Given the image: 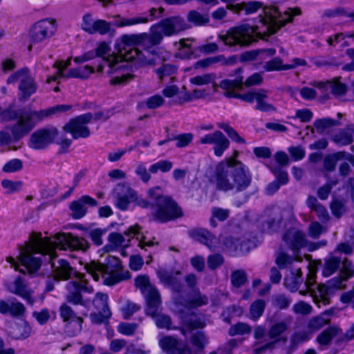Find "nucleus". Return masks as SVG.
Instances as JSON below:
<instances>
[{
	"instance_id": "obj_1",
	"label": "nucleus",
	"mask_w": 354,
	"mask_h": 354,
	"mask_svg": "<svg viewBox=\"0 0 354 354\" xmlns=\"http://www.w3.org/2000/svg\"><path fill=\"white\" fill-rule=\"evenodd\" d=\"M55 239L53 241L49 238H41V234H32L30 241L19 246L18 257L22 266L30 274H32L40 268L42 262H46L50 265L51 272L59 281H66L73 277L82 278L83 274L75 270L67 261L63 259L56 260L55 248L58 247L64 250L68 248L86 251L90 246L88 242L84 238L74 236L71 234H59Z\"/></svg>"
},
{
	"instance_id": "obj_2",
	"label": "nucleus",
	"mask_w": 354,
	"mask_h": 354,
	"mask_svg": "<svg viewBox=\"0 0 354 354\" xmlns=\"http://www.w3.org/2000/svg\"><path fill=\"white\" fill-rule=\"evenodd\" d=\"M187 28L185 20L178 16L165 18L150 28V34H124L117 40L115 46L127 60H133L139 66L157 64L156 49L149 47L158 45L163 37H170Z\"/></svg>"
},
{
	"instance_id": "obj_3",
	"label": "nucleus",
	"mask_w": 354,
	"mask_h": 354,
	"mask_svg": "<svg viewBox=\"0 0 354 354\" xmlns=\"http://www.w3.org/2000/svg\"><path fill=\"white\" fill-rule=\"evenodd\" d=\"M263 10V15L259 16L261 26L241 24L230 28L225 35H219V39L229 46H247L257 41L262 34H274L287 23L291 22L294 16L301 14L299 8H288L282 10L274 5L265 6Z\"/></svg>"
},
{
	"instance_id": "obj_4",
	"label": "nucleus",
	"mask_w": 354,
	"mask_h": 354,
	"mask_svg": "<svg viewBox=\"0 0 354 354\" xmlns=\"http://www.w3.org/2000/svg\"><path fill=\"white\" fill-rule=\"evenodd\" d=\"M71 109V106L68 104H59L39 111L25 109L16 111L7 109L0 113V116L4 121L17 120L13 125L8 126L6 128L11 131L14 141L16 142L28 134L37 123L53 115L66 112Z\"/></svg>"
},
{
	"instance_id": "obj_5",
	"label": "nucleus",
	"mask_w": 354,
	"mask_h": 354,
	"mask_svg": "<svg viewBox=\"0 0 354 354\" xmlns=\"http://www.w3.org/2000/svg\"><path fill=\"white\" fill-rule=\"evenodd\" d=\"M212 179L217 190L237 194L250 186L252 176L246 165L229 158L216 166Z\"/></svg>"
},
{
	"instance_id": "obj_6",
	"label": "nucleus",
	"mask_w": 354,
	"mask_h": 354,
	"mask_svg": "<svg viewBox=\"0 0 354 354\" xmlns=\"http://www.w3.org/2000/svg\"><path fill=\"white\" fill-rule=\"evenodd\" d=\"M135 286L143 295L146 304V313L151 316L158 328L170 330L172 321L171 317L158 312L161 306V296L158 290L150 283L147 275H138L135 279Z\"/></svg>"
},
{
	"instance_id": "obj_7",
	"label": "nucleus",
	"mask_w": 354,
	"mask_h": 354,
	"mask_svg": "<svg viewBox=\"0 0 354 354\" xmlns=\"http://www.w3.org/2000/svg\"><path fill=\"white\" fill-rule=\"evenodd\" d=\"M85 268L95 281H98L100 275H102L104 284L107 286H113L131 277L129 271L123 272L120 260L113 256L106 258V264L91 261L86 265Z\"/></svg>"
},
{
	"instance_id": "obj_8",
	"label": "nucleus",
	"mask_w": 354,
	"mask_h": 354,
	"mask_svg": "<svg viewBox=\"0 0 354 354\" xmlns=\"http://www.w3.org/2000/svg\"><path fill=\"white\" fill-rule=\"evenodd\" d=\"M182 216L181 208L170 196L159 197L151 204L150 217L153 221L166 223Z\"/></svg>"
},
{
	"instance_id": "obj_9",
	"label": "nucleus",
	"mask_w": 354,
	"mask_h": 354,
	"mask_svg": "<svg viewBox=\"0 0 354 354\" xmlns=\"http://www.w3.org/2000/svg\"><path fill=\"white\" fill-rule=\"evenodd\" d=\"M242 68L236 70V77L233 79L223 80L220 82L221 88L225 91L224 95L227 97L239 98L248 103L257 101V97L261 94V89L258 91L248 92L244 94H239L234 92V89H242L243 85V77L241 75Z\"/></svg>"
},
{
	"instance_id": "obj_10",
	"label": "nucleus",
	"mask_w": 354,
	"mask_h": 354,
	"mask_svg": "<svg viewBox=\"0 0 354 354\" xmlns=\"http://www.w3.org/2000/svg\"><path fill=\"white\" fill-rule=\"evenodd\" d=\"M6 82L8 84L19 82L20 100H27L37 90V84L27 68H23L11 74Z\"/></svg>"
},
{
	"instance_id": "obj_11",
	"label": "nucleus",
	"mask_w": 354,
	"mask_h": 354,
	"mask_svg": "<svg viewBox=\"0 0 354 354\" xmlns=\"http://www.w3.org/2000/svg\"><path fill=\"white\" fill-rule=\"evenodd\" d=\"M288 326L286 322L281 321L273 324L268 330V336L270 341L263 345L254 348V354H263L266 351H272L274 349L276 344L279 342H286L287 337L282 335L288 330Z\"/></svg>"
},
{
	"instance_id": "obj_12",
	"label": "nucleus",
	"mask_w": 354,
	"mask_h": 354,
	"mask_svg": "<svg viewBox=\"0 0 354 354\" xmlns=\"http://www.w3.org/2000/svg\"><path fill=\"white\" fill-rule=\"evenodd\" d=\"M93 119L91 113H86L75 118L71 119L63 127L65 132L71 133L75 140L80 138H86L91 133L89 128L86 126Z\"/></svg>"
},
{
	"instance_id": "obj_13",
	"label": "nucleus",
	"mask_w": 354,
	"mask_h": 354,
	"mask_svg": "<svg viewBox=\"0 0 354 354\" xmlns=\"http://www.w3.org/2000/svg\"><path fill=\"white\" fill-rule=\"evenodd\" d=\"M58 133V129L54 127L39 129L31 134L28 147L35 150L44 149L54 142Z\"/></svg>"
},
{
	"instance_id": "obj_14",
	"label": "nucleus",
	"mask_w": 354,
	"mask_h": 354,
	"mask_svg": "<svg viewBox=\"0 0 354 354\" xmlns=\"http://www.w3.org/2000/svg\"><path fill=\"white\" fill-rule=\"evenodd\" d=\"M81 28L90 35L98 33L101 35H113L115 32L111 22L100 19L94 20L91 13L83 15Z\"/></svg>"
},
{
	"instance_id": "obj_15",
	"label": "nucleus",
	"mask_w": 354,
	"mask_h": 354,
	"mask_svg": "<svg viewBox=\"0 0 354 354\" xmlns=\"http://www.w3.org/2000/svg\"><path fill=\"white\" fill-rule=\"evenodd\" d=\"M59 315L65 323V330L71 336L79 334L82 329L84 319L77 315L75 311L66 304L59 307Z\"/></svg>"
},
{
	"instance_id": "obj_16",
	"label": "nucleus",
	"mask_w": 354,
	"mask_h": 354,
	"mask_svg": "<svg viewBox=\"0 0 354 354\" xmlns=\"http://www.w3.org/2000/svg\"><path fill=\"white\" fill-rule=\"evenodd\" d=\"M111 195L115 206L121 211H125L136 198V191L129 185L120 183L113 189Z\"/></svg>"
},
{
	"instance_id": "obj_17",
	"label": "nucleus",
	"mask_w": 354,
	"mask_h": 354,
	"mask_svg": "<svg viewBox=\"0 0 354 354\" xmlns=\"http://www.w3.org/2000/svg\"><path fill=\"white\" fill-rule=\"evenodd\" d=\"M84 277V274H82V278L76 279L75 281H71L66 284V299L67 302L74 305L83 304L82 292H92V287L88 286V283Z\"/></svg>"
},
{
	"instance_id": "obj_18",
	"label": "nucleus",
	"mask_w": 354,
	"mask_h": 354,
	"mask_svg": "<svg viewBox=\"0 0 354 354\" xmlns=\"http://www.w3.org/2000/svg\"><path fill=\"white\" fill-rule=\"evenodd\" d=\"M56 31L55 21L45 19L35 23L29 32L30 42L37 44L51 37Z\"/></svg>"
},
{
	"instance_id": "obj_19",
	"label": "nucleus",
	"mask_w": 354,
	"mask_h": 354,
	"mask_svg": "<svg viewBox=\"0 0 354 354\" xmlns=\"http://www.w3.org/2000/svg\"><path fill=\"white\" fill-rule=\"evenodd\" d=\"M119 38H118L115 41H117V40ZM116 44V42H115V44ZM115 50H117V53H118V55L117 56H108V57H104L106 55H109V53L111 51V48L109 46V45L105 42V41H102L101 42L98 46L95 48V50H94L95 53H96V57H102V61L104 63L106 64L110 70L108 71V73H111L112 71H111V69L114 67L116 66V65L119 63V59H122L124 61H126V62H133L134 64V65L136 66H140L138 64H136L134 61L133 60H127L124 58V57H123L120 53V52L118 50V49L116 48V46H115Z\"/></svg>"
},
{
	"instance_id": "obj_20",
	"label": "nucleus",
	"mask_w": 354,
	"mask_h": 354,
	"mask_svg": "<svg viewBox=\"0 0 354 354\" xmlns=\"http://www.w3.org/2000/svg\"><path fill=\"white\" fill-rule=\"evenodd\" d=\"M347 279V277L339 275L328 281L326 284L319 286L318 287V292L322 303L324 305L328 304L329 303V295L335 289H344L345 288L344 282Z\"/></svg>"
},
{
	"instance_id": "obj_21",
	"label": "nucleus",
	"mask_w": 354,
	"mask_h": 354,
	"mask_svg": "<svg viewBox=\"0 0 354 354\" xmlns=\"http://www.w3.org/2000/svg\"><path fill=\"white\" fill-rule=\"evenodd\" d=\"M97 205L98 203L95 198L88 195L82 196L79 199L71 202L70 205V209L72 212L71 216L75 219H80L84 216L87 212L86 205L95 207Z\"/></svg>"
},
{
	"instance_id": "obj_22",
	"label": "nucleus",
	"mask_w": 354,
	"mask_h": 354,
	"mask_svg": "<svg viewBox=\"0 0 354 354\" xmlns=\"http://www.w3.org/2000/svg\"><path fill=\"white\" fill-rule=\"evenodd\" d=\"M159 346L167 354H191L189 348L171 336L161 338Z\"/></svg>"
},
{
	"instance_id": "obj_23",
	"label": "nucleus",
	"mask_w": 354,
	"mask_h": 354,
	"mask_svg": "<svg viewBox=\"0 0 354 354\" xmlns=\"http://www.w3.org/2000/svg\"><path fill=\"white\" fill-rule=\"evenodd\" d=\"M283 240L293 251H297L307 244L305 233L296 229L288 230L283 236Z\"/></svg>"
},
{
	"instance_id": "obj_24",
	"label": "nucleus",
	"mask_w": 354,
	"mask_h": 354,
	"mask_svg": "<svg viewBox=\"0 0 354 354\" xmlns=\"http://www.w3.org/2000/svg\"><path fill=\"white\" fill-rule=\"evenodd\" d=\"M189 235L192 239L205 245L212 250L215 249L218 243L217 238L204 228L191 230L189 231Z\"/></svg>"
},
{
	"instance_id": "obj_25",
	"label": "nucleus",
	"mask_w": 354,
	"mask_h": 354,
	"mask_svg": "<svg viewBox=\"0 0 354 354\" xmlns=\"http://www.w3.org/2000/svg\"><path fill=\"white\" fill-rule=\"evenodd\" d=\"M237 60L238 57L236 55H232L226 58L223 55H219L197 61L194 64V68L196 69L207 68L218 62H221L223 66H231L235 64Z\"/></svg>"
},
{
	"instance_id": "obj_26",
	"label": "nucleus",
	"mask_w": 354,
	"mask_h": 354,
	"mask_svg": "<svg viewBox=\"0 0 354 354\" xmlns=\"http://www.w3.org/2000/svg\"><path fill=\"white\" fill-rule=\"evenodd\" d=\"M26 308L23 304L18 301L16 298L8 300L0 299V313L9 314L12 317H19L24 315Z\"/></svg>"
},
{
	"instance_id": "obj_27",
	"label": "nucleus",
	"mask_w": 354,
	"mask_h": 354,
	"mask_svg": "<svg viewBox=\"0 0 354 354\" xmlns=\"http://www.w3.org/2000/svg\"><path fill=\"white\" fill-rule=\"evenodd\" d=\"M182 321L184 326L189 330L203 328L206 325L204 315L195 312L183 313Z\"/></svg>"
},
{
	"instance_id": "obj_28",
	"label": "nucleus",
	"mask_w": 354,
	"mask_h": 354,
	"mask_svg": "<svg viewBox=\"0 0 354 354\" xmlns=\"http://www.w3.org/2000/svg\"><path fill=\"white\" fill-rule=\"evenodd\" d=\"M261 8H263V3L260 1L242 2L240 3L228 4L226 6V8L234 13L238 15L244 13L245 15L253 14Z\"/></svg>"
},
{
	"instance_id": "obj_29",
	"label": "nucleus",
	"mask_w": 354,
	"mask_h": 354,
	"mask_svg": "<svg viewBox=\"0 0 354 354\" xmlns=\"http://www.w3.org/2000/svg\"><path fill=\"white\" fill-rule=\"evenodd\" d=\"M208 303V298L205 295L201 293L198 288L194 289L188 295L187 299L182 300L180 305L184 306L187 308H196L202 306L206 305Z\"/></svg>"
},
{
	"instance_id": "obj_30",
	"label": "nucleus",
	"mask_w": 354,
	"mask_h": 354,
	"mask_svg": "<svg viewBox=\"0 0 354 354\" xmlns=\"http://www.w3.org/2000/svg\"><path fill=\"white\" fill-rule=\"evenodd\" d=\"M12 286V289L10 290L11 292L21 297L30 305L34 304L35 299L31 296V292L28 288L25 283L24 279L22 277H17L15 280Z\"/></svg>"
},
{
	"instance_id": "obj_31",
	"label": "nucleus",
	"mask_w": 354,
	"mask_h": 354,
	"mask_svg": "<svg viewBox=\"0 0 354 354\" xmlns=\"http://www.w3.org/2000/svg\"><path fill=\"white\" fill-rule=\"evenodd\" d=\"M95 71L94 67L86 65L77 68H73L68 70L66 73H62V70L59 71V75L63 78H79L86 80Z\"/></svg>"
},
{
	"instance_id": "obj_32",
	"label": "nucleus",
	"mask_w": 354,
	"mask_h": 354,
	"mask_svg": "<svg viewBox=\"0 0 354 354\" xmlns=\"http://www.w3.org/2000/svg\"><path fill=\"white\" fill-rule=\"evenodd\" d=\"M330 313L328 311H326L318 316L311 318L308 322L307 330L312 335L326 325L329 324L330 322Z\"/></svg>"
},
{
	"instance_id": "obj_33",
	"label": "nucleus",
	"mask_w": 354,
	"mask_h": 354,
	"mask_svg": "<svg viewBox=\"0 0 354 354\" xmlns=\"http://www.w3.org/2000/svg\"><path fill=\"white\" fill-rule=\"evenodd\" d=\"M156 273L160 281L169 288L180 279L182 274L180 270H167L162 268L158 270Z\"/></svg>"
},
{
	"instance_id": "obj_34",
	"label": "nucleus",
	"mask_w": 354,
	"mask_h": 354,
	"mask_svg": "<svg viewBox=\"0 0 354 354\" xmlns=\"http://www.w3.org/2000/svg\"><path fill=\"white\" fill-rule=\"evenodd\" d=\"M311 84L317 88L320 89L322 92H325L328 88H330L331 92L336 96H340L346 93V86L339 82L325 84L322 82H314Z\"/></svg>"
},
{
	"instance_id": "obj_35",
	"label": "nucleus",
	"mask_w": 354,
	"mask_h": 354,
	"mask_svg": "<svg viewBox=\"0 0 354 354\" xmlns=\"http://www.w3.org/2000/svg\"><path fill=\"white\" fill-rule=\"evenodd\" d=\"M342 257L330 256L324 259V265L322 270V274L324 277H329L340 268Z\"/></svg>"
},
{
	"instance_id": "obj_36",
	"label": "nucleus",
	"mask_w": 354,
	"mask_h": 354,
	"mask_svg": "<svg viewBox=\"0 0 354 354\" xmlns=\"http://www.w3.org/2000/svg\"><path fill=\"white\" fill-rule=\"evenodd\" d=\"M303 281L302 272L300 269L292 272L289 276L284 279V286L290 292H296Z\"/></svg>"
},
{
	"instance_id": "obj_37",
	"label": "nucleus",
	"mask_w": 354,
	"mask_h": 354,
	"mask_svg": "<svg viewBox=\"0 0 354 354\" xmlns=\"http://www.w3.org/2000/svg\"><path fill=\"white\" fill-rule=\"evenodd\" d=\"M316 275L315 273L309 271L306 277V280L305 281V286H306L308 291L310 293L311 296L313 297L314 301L319 306V304L322 303V299L319 297L318 287L322 285H317L316 281Z\"/></svg>"
},
{
	"instance_id": "obj_38",
	"label": "nucleus",
	"mask_w": 354,
	"mask_h": 354,
	"mask_svg": "<svg viewBox=\"0 0 354 354\" xmlns=\"http://www.w3.org/2000/svg\"><path fill=\"white\" fill-rule=\"evenodd\" d=\"M340 124L341 123L339 121L335 120L330 118L317 119L313 122L314 127L319 134H322L327 129L335 126H339Z\"/></svg>"
},
{
	"instance_id": "obj_39",
	"label": "nucleus",
	"mask_w": 354,
	"mask_h": 354,
	"mask_svg": "<svg viewBox=\"0 0 354 354\" xmlns=\"http://www.w3.org/2000/svg\"><path fill=\"white\" fill-rule=\"evenodd\" d=\"M339 330V329L335 326H330L317 335V342L320 345H328L338 334Z\"/></svg>"
},
{
	"instance_id": "obj_40",
	"label": "nucleus",
	"mask_w": 354,
	"mask_h": 354,
	"mask_svg": "<svg viewBox=\"0 0 354 354\" xmlns=\"http://www.w3.org/2000/svg\"><path fill=\"white\" fill-rule=\"evenodd\" d=\"M31 333V327L26 322L17 324L13 328L12 337L15 339L28 338Z\"/></svg>"
},
{
	"instance_id": "obj_41",
	"label": "nucleus",
	"mask_w": 354,
	"mask_h": 354,
	"mask_svg": "<svg viewBox=\"0 0 354 354\" xmlns=\"http://www.w3.org/2000/svg\"><path fill=\"white\" fill-rule=\"evenodd\" d=\"M177 71L178 67L176 65L164 62L159 68L155 70V72L159 80L162 82L165 77L176 74Z\"/></svg>"
},
{
	"instance_id": "obj_42",
	"label": "nucleus",
	"mask_w": 354,
	"mask_h": 354,
	"mask_svg": "<svg viewBox=\"0 0 354 354\" xmlns=\"http://www.w3.org/2000/svg\"><path fill=\"white\" fill-rule=\"evenodd\" d=\"M292 302V299L283 294H276L271 297V304L273 307L279 309H287Z\"/></svg>"
},
{
	"instance_id": "obj_43",
	"label": "nucleus",
	"mask_w": 354,
	"mask_h": 354,
	"mask_svg": "<svg viewBox=\"0 0 354 354\" xmlns=\"http://www.w3.org/2000/svg\"><path fill=\"white\" fill-rule=\"evenodd\" d=\"M266 308L263 299L254 301L250 307V318L256 321L263 315Z\"/></svg>"
},
{
	"instance_id": "obj_44",
	"label": "nucleus",
	"mask_w": 354,
	"mask_h": 354,
	"mask_svg": "<svg viewBox=\"0 0 354 354\" xmlns=\"http://www.w3.org/2000/svg\"><path fill=\"white\" fill-rule=\"evenodd\" d=\"M268 97V91L264 89H261V94L258 95L257 105L255 109L264 112L275 111V107L266 102L264 100Z\"/></svg>"
},
{
	"instance_id": "obj_45",
	"label": "nucleus",
	"mask_w": 354,
	"mask_h": 354,
	"mask_svg": "<svg viewBox=\"0 0 354 354\" xmlns=\"http://www.w3.org/2000/svg\"><path fill=\"white\" fill-rule=\"evenodd\" d=\"M111 316L110 309L98 310L97 313H92L90 314V319L93 324H106Z\"/></svg>"
},
{
	"instance_id": "obj_46",
	"label": "nucleus",
	"mask_w": 354,
	"mask_h": 354,
	"mask_svg": "<svg viewBox=\"0 0 354 354\" xmlns=\"http://www.w3.org/2000/svg\"><path fill=\"white\" fill-rule=\"evenodd\" d=\"M217 127L223 129L234 142L239 144H245V140L241 138L238 132L227 123H218Z\"/></svg>"
},
{
	"instance_id": "obj_47",
	"label": "nucleus",
	"mask_w": 354,
	"mask_h": 354,
	"mask_svg": "<svg viewBox=\"0 0 354 354\" xmlns=\"http://www.w3.org/2000/svg\"><path fill=\"white\" fill-rule=\"evenodd\" d=\"M311 336L307 330L295 333L290 339V347L295 348L299 344L309 340Z\"/></svg>"
},
{
	"instance_id": "obj_48",
	"label": "nucleus",
	"mask_w": 354,
	"mask_h": 354,
	"mask_svg": "<svg viewBox=\"0 0 354 354\" xmlns=\"http://www.w3.org/2000/svg\"><path fill=\"white\" fill-rule=\"evenodd\" d=\"M252 328L250 325L243 322H239L230 328L228 333L230 336H235L250 334Z\"/></svg>"
},
{
	"instance_id": "obj_49",
	"label": "nucleus",
	"mask_w": 354,
	"mask_h": 354,
	"mask_svg": "<svg viewBox=\"0 0 354 354\" xmlns=\"http://www.w3.org/2000/svg\"><path fill=\"white\" fill-rule=\"evenodd\" d=\"M187 19L189 21L194 23L196 26L204 25L209 21L208 15H203L196 10L190 11L187 15Z\"/></svg>"
},
{
	"instance_id": "obj_50",
	"label": "nucleus",
	"mask_w": 354,
	"mask_h": 354,
	"mask_svg": "<svg viewBox=\"0 0 354 354\" xmlns=\"http://www.w3.org/2000/svg\"><path fill=\"white\" fill-rule=\"evenodd\" d=\"M333 141L339 145L345 146L353 142V135L347 131H342L333 137Z\"/></svg>"
},
{
	"instance_id": "obj_51",
	"label": "nucleus",
	"mask_w": 354,
	"mask_h": 354,
	"mask_svg": "<svg viewBox=\"0 0 354 354\" xmlns=\"http://www.w3.org/2000/svg\"><path fill=\"white\" fill-rule=\"evenodd\" d=\"M216 75L214 73H207L203 75H196L190 78L191 84L196 86H203L211 84L214 81Z\"/></svg>"
},
{
	"instance_id": "obj_52",
	"label": "nucleus",
	"mask_w": 354,
	"mask_h": 354,
	"mask_svg": "<svg viewBox=\"0 0 354 354\" xmlns=\"http://www.w3.org/2000/svg\"><path fill=\"white\" fill-rule=\"evenodd\" d=\"M344 153L339 152L332 155L326 156L324 160V168L328 171H333L335 169L337 160L343 157Z\"/></svg>"
},
{
	"instance_id": "obj_53",
	"label": "nucleus",
	"mask_w": 354,
	"mask_h": 354,
	"mask_svg": "<svg viewBox=\"0 0 354 354\" xmlns=\"http://www.w3.org/2000/svg\"><path fill=\"white\" fill-rule=\"evenodd\" d=\"M173 167V163L167 160H160L150 166L149 171L151 174H156L158 171L162 172L169 171Z\"/></svg>"
},
{
	"instance_id": "obj_54",
	"label": "nucleus",
	"mask_w": 354,
	"mask_h": 354,
	"mask_svg": "<svg viewBox=\"0 0 354 354\" xmlns=\"http://www.w3.org/2000/svg\"><path fill=\"white\" fill-rule=\"evenodd\" d=\"M247 281V274L243 270H236L232 272L231 283L233 286L240 288Z\"/></svg>"
},
{
	"instance_id": "obj_55",
	"label": "nucleus",
	"mask_w": 354,
	"mask_h": 354,
	"mask_svg": "<svg viewBox=\"0 0 354 354\" xmlns=\"http://www.w3.org/2000/svg\"><path fill=\"white\" fill-rule=\"evenodd\" d=\"M169 288L173 293L175 302L178 304H182V300H183L182 294L185 290V286L182 281V279H179L177 282L169 287Z\"/></svg>"
},
{
	"instance_id": "obj_56",
	"label": "nucleus",
	"mask_w": 354,
	"mask_h": 354,
	"mask_svg": "<svg viewBox=\"0 0 354 354\" xmlns=\"http://www.w3.org/2000/svg\"><path fill=\"white\" fill-rule=\"evenodd\" d=\"M108 295L102 292H97L93 299V305L97 310L109 309L108 306Z\"/></svg>"
},
{
	"instance_id": "obj_57",
	"label": "nucleus",
	"mask_w": 354,
	"mask_h": 354,
	"mask_svg": "<svg viewBox=\"0 0 354 354\" xmlns=\"http://www.w3.org/2000/svg\"><path fill=\"white\" fill-rule=\"evenodd\" d=\"M285 64H283L282 59L279 57H274L266 62L263 68L266 71H283Z\"/></svg>"
},
{
	"instance_id": "obj_58",
	"label": "nucleus",
	"mask_w": 354,
	"mask_h": 354,
	"mask_svg": "<svg viewBox=\"0 0 354 354\" xmlns=\"http://www.w3.org/2000/svg\"><path fill=\"white\" fill-rule=\"evenodd\" d=\"M268 330L263 326L259 325L254 327L253 336L257 340L254 344V348L263 344H262L263 342V339L268 335Z\"/></svg>"
},
{
	"instance_id": "obj_59",
	"label": "nucleus",
	"mask_w": 354,
	"mask_h": 354,
	"mask_svg": "<svg viewBox=\"0 0 354 354\" xmlns=\"http://www.w3.org/2000/svg\"><path fill=\"white\" fill-rule=\"evenodd\" d=\"M140 309V306L138 304L131 302L127 301L126 304L121 308L123 318L129 319L136 312Z\"/></svg>"
},
{
	"instance_id": "obj_60",
	"label": "nucleus",
	"mask_w": 354,
	"mask_h": 354,
	"mask_svg": "<svg viewBox=\"0 0 354 354\" xmlns=\"http://www.w3.org/2000/svg\"><path fill=\"white\" fill-rule=\"evenodd\" d=\"M213 147L214 154L216 156H221L225 149L230 146V141L223 134L222 138H219L214 144Z\"/></svg>"
},
{
	"instance_id": "obj_61",
	"label": "nucleus",
	"mask_w": 354,
	"mask_h": 354,
	"mask_svg": "<svg viewBox=\"0 0 354 354\" xmlns=\"http://www.w3.org/2000/svg\"><path fill=\"white\" fill-rule=\"evenodd\" d=\"M337 184V180L330 181L320 187L317 192V195L321 200H326L331 192L332 188Z\"/></svg>"
},
{
	"instance_id": "obj_62",
	"label": "nucleus",
	"mask_w": 354,
	"mask_h": 354,
	"mask_svg": "<svg viewBox=\"0 0 354 354\" xmlns=\"http://www.w3.org/2000/svg\"><path fill=\"white\" fill-rule=\"evenodd\" d=\"M272 173L276 176V180L281 185H286L288 181V173L282 170L280 166L269 167Z\"/></svg>"
},
{
	"instance_id": "obj_63",
	"label": "nucleus",
	"mask_w": 354,
	"mask_h": 354,
	"mask_svg": "<svg viewBox=\"0 0 354 354\" xmlns=\"http://www.w3.org/2000/svg\"><path fill=\"white\" fill-rule=\"evenodd\" d=\"M23 167V162L21 160L15 158L6 162L2 170L6 173H12L21 170Z\"/></svg>"
},
{
	"instance_id": "obj_64",
	"label": "nucleus",
	"mask_w": 354,
	"mask_h": 354,
	"mask_svg": "<svg viewBox=\"0 0 354 354\" xmlns=\"http://www.w3.org/2000/svg\"><path fill=\"white\" fill-rule=\"evenodd\" d=\"M191 342L195 347L202 349L207 340L203 332L197 331L192 335Z\"/></svg>"
}]
</instances>
